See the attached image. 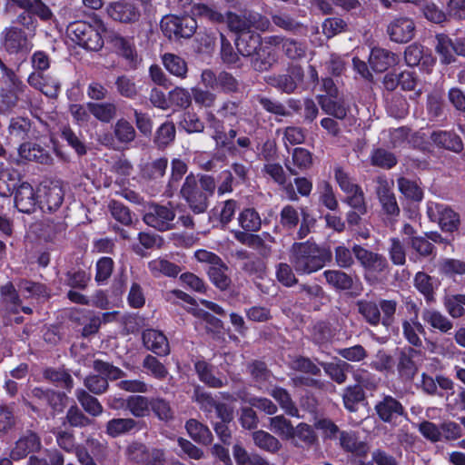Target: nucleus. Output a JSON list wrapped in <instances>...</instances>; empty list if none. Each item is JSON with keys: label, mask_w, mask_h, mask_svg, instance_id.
<instances>
[{"label": "nucleus", "mask_w": 465, "mask_h": 465, "mask_svg": "<svg viewBox=\"0 0 465 465\" xmlns=\"http://www.w3.org/2000/svg\"><path fill=\"white\" fill-rule=\"evenodd\" d=\"M106 30L104 21L95 16L91 23L84 21L72 23L67 28V33L72 41L80 46L90 51H99L104 46Z\"/></svg>", "instance_id": "1"}, {"label": "nucleus", "mask_w": 465, "mask_h": 465, "mask_svg": "<svg viewBox=\"0 0 465 465\" xmlns=\"http://www.w3.org/2000/svg\"><path fill=\"white\" fill-rule=\"evenodd\" d=\"M327 260L325 252L309 242L294 243L290 262L298 273H312L322 269Z\"/></svg>", "instance_id": "2"}, {"label": "nucleus", "mask_w": 465, "mask_h": 465, "mask_svg": "<svg viewBox=\"0 0 465 465\" xmlns=\"http://www.w3.org/2000/svg\"><path fill=\"white\" fill-rule=\"evenodd\" d=\"M194 256L199 262L207 265L208 276L216 287L225 290L230 285L228 267L218 255L206 250H198Z\"/></svg>", "instance_id": "3"}, {"label": "nucleus", "mask_w": 465, "mask_h": 465, "mask_svg": "<svg viewBox=\"0 0 465 465\" xmlns=\"http://www.w3.org/2000/svg\"><path fill=\"white\" fill-rule=\"evenodd\" d=\"M108 16L121 24H134L141 17L139 6L129 0H119L109 3L105 8Z\"/></svg>", "instance_id": "4"}, {"label": "nucleus", "mask_w": 465, "mask_h": 465, "mask_svg": "<svg viewBox=\"0 0 465 465\" xmlns=\"http://www.w3.org/2000/svg\"><path fill=\"white\" fill-rule=\"evenodd\" d=\"M2 43L9 54H27L34 46L32 36L15 26L7 27L2 32Z\"/></svg>", "instance_id": "5"}, {"label": "nucleus", "mask_w": 465, "mask_h": 465, "mask_svg": "<svg viewBox=\"0 0 465 465\" xmlns=\"http://www.w3.org/2000/svg\"><path fill=\"white\" fill-rule=\"evenodd\" d=\"M427 213L430 221L437 223L443 231L453 232L460 224V216L443 203L430 202Z\"/></svg>", "instance_id": "6"}, {"label": "nucleus", "mask_w": 465, "mask_h": 465, "mask_svg": "<svg viewBox=\"0 0 465 465\" xmlns=\"http://www.w3.org/2000/svg\"><path fill=\"white\" fill-rule=\"evenodd\" d=\"M435 38V50L441 64H450L455 62V54L465 56V42L462 39L453 42L444 34H438Z\"/></svg>", "instance_id": "7"}, {"label": "nucleus", "mask_w": 465, "mask_h": 465, "mask_svg": "<svg viewBox=\"0 0 465 465\" xmlns=\"http://www.w3.org/2000/svg\"><path fill=\"white\" fill-rule=\"evenodd\" d=\"M39 207L44 211L57 210L64 201V190L60 182L42 183L38 188Z\"/></svg>", "instance_id": "8"}, {"label": "nucleus", "mask_w": 465, "mask_h": 465, "mask_svg": "<svg viewBox=\"0 0 465 465\" xmlns=\"http://www.w3.org/2000/svg\"><path fill=\"white\" fill-rule=\"evenodd\" d=\"M181 194L195 213H202L207 209V195L199 191L196 178L193 174L186 177Z\"/></svg>", "instance_id": "9"}, {"label": "nucleus", "mask_w": 465, "mask_h": 465, "mask_svg": "<svg viewBox=\"0 0 465 465\" xmlns=\"http://www.w3.org/2000/svg\"><path fill=\"white\" fill-rule=\"evenodd\" d=\"M174 218L175 213L171 208L163 205H152L144 214L143 221L147 225L163 232L172 229Z\"/></svg>", "instance_id": "10"}, {"label": "nucleus", "mask_w": 465, "mask_h": 465, "mask_svg": "<svg viewBox=\"0 0 465 465\" xmlns=\"http://www.w3.org/2000/svg\"><path fill=\"white\" fill-rule=\"evenodd\" d=\"M15 205L21 213H33L39 206L38 192L35 193L29 183H21L15 192Z\"/></svg>", "instance_id": "11"}, {"label": "nucleus", "mask_w": 465, "mask_h": 465, "mask_svg": "<svg viewBox=\"0 0 465 465\" xmlns=\"http://www.w3.org/2000/svg\"><path fill=\"white\" fill-rule=\"evenodd\" d=\"M407 309L410 311L411 317L402 322L403 335L411 344L420 347L422 345V341L420 336L424 333V328L418 321V309L416 304L407 302Z\"/></svg>", "instance_id": "12"}, {"label": "nucleus", "mask_w": 465, "mask_h": 465, "mask_svg": "<svg viewBox=\"0 0 465 465\" xmlns=\"http://www.w3.org/2000/svg\"><path fill=\"white\" fill-rule=\"evenodd\" d=\"M41 446L39 437L32 431H27L15 442L10 452V458L14 460H22L29 453L39 450Z\"/></svg>", "instance_id": "13"}, {"label": "nucleus", "mask_w": 465, "mask_h": 465, "mask_svg": "<svg viewBox=\"0 0 465 465\" xmlns=\"http://www.w3.org/2000/svg\"><path fill=\"white\" fill-rule=\"evenodd\" d=\"M353 253L369 273L381 272L387 268L386 259L378 253L371 252L359 245L353 247Z\"/></svg>", "instance_id": "14"}, {"label": "nucleus", "mask_w": 465, "mask_h": 465, "mask_svg": "<svg viewBox=\"0 0 465 465\" xmlns=\"http://www.w3.org/2000/svg\"><path fill=\"white\" fill-rule=\"evenodd\" d=\"M414 22L407 17L396 18L388 26L391 39L397 43L409 42L414 36Z\"/></svg>", "instance_id": "15"}, {"label": "nucleus", "mask_w": 465, "mask_h": 465, "mask_svg": "<svg viewBox=\"0 0 465 465\" xmlns=\"http://www.w3.org/2000/svg\"><path fill=\"white\" fill-rule=\"evenodd\" d=\"M142 338L145 348L156 355L166 356L170 353L169 341L163 332L147 329L143 331Z\"/></svg>", "instance_id": "16"}, {"label": "nucleus", "mask_w": 465, "mask_h": 465, "mask_svg": "<svg viewBox=\"0 0 465 465\" xmlns=\"http://www.w3.org/2000/svg\"><path fill=\"white\" fill-rule=\"evenodd\" d=\"M375 411L381 420L395 423L404 414V408L400 401L391 396H385L375 405Z\"/></svg>", "instance_id": "17"}, {"label": "nucleus", "mask_w": 465, "mask_h": 465, "mask_svg": "<svg viewBox=\"0 0 465 465\" xmlns=\"http://www.w3.org/2000/svg\"><path fill=\"white\" fill-rule=\"evenodd\" d=\"M369 63L375 72H384L398 63L395 54L380 47L372 48L369 57Z\"/></svg>", "instance_id": "18"}, {"label": "nucleus", "mask_w": 465, "mask_h": 465, "mask_svg": "<svg viewBox=\"0 0 465 465\" xmlns=\"http://www.w3.org/2000/svg\"><path fill=\"white\" fill-rule=\"evenodd\" d=\"M312 165V154L310 151L302 147L293 149L292 159L285 163L286 168L293 175L310 169Z\"/></svg>", "instance_id": "19"}, {"label": "nucleus", "mask_w": 465, "mask_h": 465, "mask_svg": "<svg viewBox=\"0 0 465 465\" xmlns=\"http://www.w3.org/2000/svg\"><path fill=\"white\" fill-rule=\"evenodd\" d=\"M27 81L31 86L40 90L49 97L56 96L60 90V83L57 79L51 76H44L40 73L32 72Z\"/></svg>", "instance_id": "20"}, {"label": "nucleus", "mask_w": 465, "mask_h": 465, "mask_svg": "<svg viewBox=\"0 0 465 465\" xmlns=\"http://www.w3.org/2000/svg\"><path fill=\"white\" fill-rule=\"evenodd\" d=\"M303 79V71L299 66H293L289 70L288 74L280 75L274 78L272 84L287 94L292 93Z\"/></svg>", "instance_id": "21"}, {"label": "nucleus", "mask_w": 465, "mask_h": 465, "mask_svg": "<svg viewBox=\"0 0 465 465\" xmlns=\"http://www.w3.org/2000/svg\"><path fill=\"white\" fill-rule=\"evenodd\" d=\"M195 370L201 381L213 388H221L227 383V379L220 375L214 367L205 361L195 363Z\"/></svg>", "instance_id": "22"}, {"label": "nucleus", "mask_w": 465, "mask_h": 465, "mask_svg": "<svg viewBox=\"0 0 465 465\" xmlns=\"http://www.w3.org/2000/svg\"><path fill=\"white\" fill-rule=\"evenodd\" d=\"M266 43L277 48H282L286 55L292 59L301 58L305 54L303 45L292 39H284L278 35L270 36Z\"/></svg>", "instance_id": "23"}, {"label": "nucleus", "mask_w": 465, "mask_h": 465, "mask_svg": "<svg viewBox=\"0 0 465 465\" xmlns=\"http://www.w3.org/2000/svg\"><path fill=\"white\" fill-rule=\"evenodd\" d=\"M18 152L21 158L27 161H35L42 164H50L53 161L46 150L33 143L21 144Z\"/></svg>", "instance_id": "24"}, {"label": "nucleus", "mask_w": 465, "mask_h": 465, "mask_svg": "<svg viewBox=\"0 0 465 465\" xmlns=\"http://www.w3.org/2000/svg\"><path fill=\"white\" fill-rule=\"evenodd\" d=\"M235 45L238 53L242 56H252L258 51L261 45L260 35L253 32H247L242 35H238L235 39Z\"/></svg>", "instance_id": "25"}, {"label": "nucleus", "mask_w": 465, "mask_h": 465, "mask_svg": "<svg viewBox=\"0 0 465 465\" xmlns=\"http://www.w3.org/2000/svg\"><path fill=\"white\" fill-rule=\"evenodd\" d=\"M317 98L325 114L332 115L339 120H342L346 117L348 108L341 99L337 96L328 97L323 95H319Z\"/></svg>", "instance_id": "26"}, {"label": "nucleus", "mask_w": 465, "mask_h": 465, "mask_svg": "<svg viewBox=\"0 0 465 465\" xmlns=\"http://www.w3.org/2000/svg\"><path fill=\"white\" fill-rule=\"evenodd\" d=\"M20 179V173L17 170L0 165V196L8 197L11 195L17 182Z\"/></svg>", "instance_id": "27"}, {"label": "nucleus", "mask_w": 465, "mask_h": 465, "mask_svg": "<svg viewBox=\"0 0 465 465\" xmlns=\"http://www.w3.org/2000/svg\"><path fill=\"white\" fill-rule=\"evenodd\" d=\"M434 143L453 152H460L463 148L460 138L455 134L446 131H435L431 134Z\"/></svg>", "instance_id": "28"}, {"label": "nucleus", "mask_w": 465, "mask_h": 465, "mask_svg": "<svg viewBox=\"0 0 465 465\" xmlns=\"http://www.w3.org/2000/svg\"><path fill=\"white\" fill-rule=\"evenodd\" d=\"M165 69L173 75L184 79L187 76L188 66L185 60L173 54H164L162 57Z\"/></svg>", "instance_id": "29"}, {"label": "nucleus", "mask_w": 465, "mask_h": 465, "mask_svg": "<svg viewBox=\"0 0 465 465\" xmlns=\"http://www.w3.org/2000/svg\"><path fill=\"white\" fill-rule=\"evenodd\" d=\"M189 436L196 442L203 445L210 444L212 441V433L210 430L194 419L189 420L185 424Z\"/></svg>", "instance_id": "30"}, {"label": "nucleus", "mask_w": 465, "mask_h": 465, "mask_svg": "<svg viewBox=\"0 0 465 465\" xmlns=\"http://www.w3.org/2000/svg\"><path fill=\"white\" fill-rule=\"evenodd\" d=\"M270 395L279 403L286 414L292 417H300L299 411L292 401L289 392L281 387H275L270 391Z\"/></svg>", "instance_id": "31"}, {"label": "nucleus", "mask_w": 465, "mask_h": 465, "mask_svg": "<svg viewBox=\"0 0 465 465\" xmlns=\"http://www.w3.org/2000/svg\"><path fill=\"white\" fill-rule=\"evenodd\" d=\"M148 268L155 277L161 275L174 277L180 272V269L176 264L163 258H157L149 262Z\"/></svg>", "instance_id": "32"}, {"label": "nucleus", "mask_w": 465, "mask_h": 465, "mask_svg": "<svg viewBox=\"0 0 465 465\" xmlns=\"http://www.w3.org/2000/svg\"><path fill=\"white\" fill-rule=\"evenodd\" d=\"M270 430L283 440H293L294 427L283 415L270 419Z\"/></svg>", "instance_id": "33"}, {"label": "nucleus", "mask_w": 465, "mask_h": 465, "mask_svg": "<svg viewBox=\"0 0 465 465\" xmlns=\"http://www.w3.org/2000/svg\"><path fill=\"white\" fill-rule=\"evenodd\" d=\"M92 115L102 123H109L116 114V106L113 103H88Z\"/></svg>", "instance_id": "34"}, {"label": "nucleus", "mask_w": 465, "mask_h": 465, "mask_svg": "<svg viewBox=\"0 0 465 465\" xmlns=\"http://www.w3.org/2000/svg\"><path fill=\"white\" fill-rule=\"evenodd\" d=\"M422 318L432 328L438 329L442 332H447L452 328V322L438 311L425 310L422 313Z\"/></svg>", "instance_id": "35"}, {"label": "nucleus", "mask_w": 465, "mask_h": 465, "mask_svg": "<svg viewBox=\"0 0 465 465\" xmlns=\"http://www.w3.org/2000/svg\"><path fill=\"white\" fill-rule=\"evenodd\" d=\"M327 282L337 290H349L352 286V279L345 272L338 270H328L323 272Z\"/></svg>", "instance_id": "36"}, {"label": "nucleus", "mask_w": 465, "mask_h": 465, "mask_svg": "<svg viewBox=\"0 0 465 465\" xmlns=\"http://www.w3.org/2000/svg\"><path fill=\"white\" fill-rule=\"evenodd\" d=\"M136 425L133 419H113L106 424V433L113 437H118L132 430Z\"/></svg>", "instance_id": "37"}, {"label": "nucleus", "mask_w": 465, "mask_h": 465, "mask_svg": "<svg viewBox=\"0 0 465 465\" xmlns=\"http://www.w3.org/2000/svg\"><path fill=\"white\" fill-rule=\"evenodd\" d=\"M75 395L84 411L92 416H98L103 412V406L98 400L88 394L84 390H77Z\"/></svg>", "instance_id": "38"}, {"label": "nucleus", "mask_w": 465, "mask_h": 465, "mask_svg": "<svg viewBox=\"0 0 465 465\" xmlns=\"http://www.w3.org/2000/svg\"><path fill=\"white\" fill-rule=\"evenodd\" d=\"M126 406L134 416L141 418L148 415L151 401L143 396H131L126 401Z\"/></svg>", "instance_id": "39"}, {"label": "nucleus", "mask_w": 465, "mask_h": 465, "mask_svg": "<svg viewBox=\"0 0 465 465\" xmlns=\"http://www.w3.org/2000/svg\"><path fill=\"white\" fill-rule=\"evenodd\" d=\"M241 227L248 232H256L261 228V218L258 213L252 208L243 210L238 217Z\"/></svg>", "instance_id": "40"}, {"label": "nucleus", "mask_w": 465, "mask_h": 465, "mask_svg": "<svg viewBox=\"0 0 465 465\" xmlns=\"http://www.w3.org/2000/svg\"><path fill=\"white\" fill-rule=\"evenodd\" d=\"M344 407L350 411H357V404L363 401L364 392L361 386H349L342 394Z\"/></svg>", "instance_id": "41"}, {"label": "nucleus", "mask_w": 465, "mask_h": 465, "mask_svg": "<svg viewBox=\"0 0 465 465\" xmlns=\"http://www.w3.org/2000/svg\"><path fill=\"white\" fill-rule=\"evenodd\" d=\"M254 443L261 449L270 452H275L281 448L280 441L272 434L258 430L252 434Z\"/></svg>", "instance_id": "42"}, {"label": "nucleus", "mask_w": 465, "mask_h": 465, "mask_svg": "<svg viewBox=\"0 0 465 465\" xmlns=\"http://www.w3.org/2000/svg\"><path fill=\"white\" fill-rule=\"evenodd\" d=\"M415 351L411 350L409 353L402 352L399 359L398 371L401 378L411 380L417 372V366L412 361V353Z\"/></svg>", "instance_id": "43"}, {"label": "nucleus", "mask_w": 465, "mask_h": 465, "mask_svg": "<svg viewBox=\"0 0 465 465\" xmlns=\"http://www.w3.org/2000/svg\"><path fill=\"white\" fill-rule=\"evenodd\" d=\"M274 61V54L265 47H260L259 51L251 57L253 69L261 72L269 69Z\"/></svg>", "instance_id": "44"}, {"label": "nucleus", "mask_w": 465, "mask_h": 465, "mask_svg": "<svg viewBox=\"0 0 465 465\" xmlns=\"http://www.w3.org/2000/svg\"><path fill=\"white\" fill-rule=\"evenodd\" d=\"M360 313L371 325H378L381 322V312L379 305L372 302L360 301L358 302Z\"/></svg>", "instance_id": "45"}, {"label": "nucleus", "mask_w": 465, "mask_h": 465, "mask_svg": "<svg viewBox=\"0 0 465 465\" xmlns=\"http://www.w3.org/2000/svg\"><path fill=\"white\" fill-rule=\"evenodd\" d=\"M322 367L325 372L337 383L341 384L345 382V371L350 367L347 362L343 361H338L336 362L323 363Z\"/></svg>", "instance_id": "46"}, {"label": "nucleus", "mask_w": 465, "mask_h": 465, "mask_svg": "<svg viewBox=\"0 0 465 465\" xmlns=\"http://www.w3.org/2000/svg\"><path fill=\"white\" fill-rule=\"evenodd\" d=\"M114 133L116 139L123 143H130L135 137L134 126L124 119H120L115 123Z\"/></svg>", "instance_id": "47"}, {"label": "nucleus", "mask_w": 465, "mask_h": 465, "mask_svg": "<svg viewBox=\"0 0 465 465\" xmlns=\"http://www.w3.org/2000/svg\"><path fill=\"white\" fill-rule=\"evenodd\" d=\"M192 103V91L183 87H175L169 92V105L187 108Z\"/></svg>", "instance_id": "48"}, {"label": "nucleus", "mask_w": 465, "mask_h": 465, "mask_svg": "<svg viewBox=\"0 0 465 465\" xmlns=\"http://www.w3.org/2000/svg\"><path fill=\"white\" fill-rule=\"evenodd\" d=\"M439 271L450 277L465 274V262L457 259H443L439 262Z\"/></svg>", "instance_id": "49"}, {"label": "nucleus", "mask_w": 465, "mask_h": 465, "mask_svg": "<svg viewBox=\"0 0 465 465\" xmlns=\"http://www.w3.org/2000/svg\"><path fill=\"white\" fill-rule=\"evenodd\" d=\"M168 165L167 159L159 158L151 163H147L143 167L142 173L144 177L157 179L163 177Z\"/></svg>", "instance_id": "50"}, {"label": "nucleus", "mask_w": 465, "mask_h": 465, "mask_svg": "<svg viewBox=\"0 0 465 465\" xmlns=\"http://www.w3.org/2000/svg\"><path fill=\"white\" fill-rule=\"evenodd\" d=\"M371 164L391 169L397 163L395 155L384 149L374 150L371 156Z\"/></svg>", "instance_id": "51"}, {"label": "nucleus", "mask_w": 465, "mask_h": 465, "mask_svg": "<svg viewBox=\"0 0 465 465\" xmlns=\"http://www.w3.org/2000/svg\"><path fill=\"white\" fill-rule=\"evenodd\" d=\"M317 189L319 191L320 200L322 204L332 211L337 209L338 202L331 184L326 181H322L318 183Z\"/></svg>", "instance_id": "52"}, {"label": "nucleus", "mask_w": 465, "mask_h": 465, "mask_svg": "<svg viewBox=\"0 0 465 465\" xmlns=\"http://www.w3.org/2000/svg\"><path fill=\"white\" fill-rule=\"evenodd\" d=\"M398 186L405 197L414 201H420L422 199V191L415 182L401 177L398 179Z\"/></svg>", "instance_id": "53"}, {"label": "nucleus", "mask_w": 465, "mask_h": 465, "mask_svg": "<svg viewBox=\"0 0 465 465\" xmlns=\"http://www.w3.org/2000/svg\"><path fill=\"white\" fill-rule=\"evenodd\" d=\"M143 366L146 369L147 373L159 380L164 379L168 374V371L164 365L152 355H147L144 358Z\"/></svg>", "instance_id": "54"}, {"label": "nucleus", "mask_w": 465, "mask_h": 465, "mask_svg": "<svg viewBox=\"0 0 465 465\" xmlns=\"http://www.w3.org/2000/svg\"><path fill=\"white\" fill-rule=\"evenodd\" d=\"M30 128L31 124L28 119L23 117L13 118L9 124V133L17 140H24L27 137Z\"/></svg>", "instance_id": "55"}, {"label": "nucleus", "mask_w": 465, "mask_h": 465, "mask_svg": "<svg viewBox=\"0 0 465 465\" xmlns=\"http://www.w3.org/2000/svg\"><path fill=\"white\" fill-rule=\"evenodd\" d=\"M463 295H447L444 298V306L449 314L453 318L461 317L464 312Z\"/></svg>", "instance_id": "56"}, {"label": "nucleus", "mask_w": 465, "mask_h": 465, "mask_svg": "<svg viewBox=\"0 0 465 465\" xmlns=\"http://www.w3.org/2000/svg\"><path fill=\"white\" fill-rule=\"evenodd\" d=\"M390 259L395 265H403L406 262V252L403 243L398 238L390 239L388 247Z\"/></svg>", "instance_id": "57"}, {"label": "nucleus", "mask_w": 465, "mask_h": 465, "mask_svg": "<svg viewBox=\"0 0 465 465\" xmlns=\"http://www.w3.org/2000/svg\"><path fill=\"white\" fill-rule=\"evenodd\" d=\"M69 112L74 122L80 126L87 125L92 115L88 103L84 104H71L69 107Z\"/></svg>", "instance_id": "58"}, {"label": "nucleus", "mask_w": 465, "mask_h": 465, "mask_svg": "<svg viewBox=\"0 0 465 465\" xmlns=\"http://www.w3.org/2000/svg\"><path fill=\"white\" fill-rule=\"evenodd\" d=\"M1 296L6 309L14 312H18L19 299L12 284L8 283L1 288Z\"/></svg>", "instance_id": "59"}, {"label": "nucleus", "mask_w": 465, "mask_h": 465, "mask_svg": "<svg viewBox=\"0 0 465 465\" xmlns=\"http://www.w3.org/2000/svg\"><path fill=\"white\" fill-rule=\"evenodd\" d=\"M94 369L100 374L104 375L106 380L114 381L124 376L122 370L102 361H95L94 362Z\"/></svg>", "instance_id": "60"}, {"label": "nucleus", "mask_w": 465, "mask_h": 465, "mask_svg": "<svg viewBox=\"0 0 465 465\" xmlns=\"http://www.w3.org/2000/svg\"><path fill=\"white\" fill-rule=\"evenodd\" d=\"M227 23L231 30L242 35L250 31V24L247 21V13L243 15H238L229 13L227 15Z\"/></svg>", "instance_id": "61"}, {"label": "nucleus", "mask_w": 465, "mask_h": 465, "mask_svg": "<svg viewBox=\"0 0 465 465\" xmlns=\"http://www.w3.org/2000/svg\"><path fill=\"white\" fill-rule=\"evenodd\" d=\"M193 400L200 405L201 409L205 412H211L216 406V401L210 393L200 387L194 390Z\"/></svg>", "instance_id": "62"}, {"label": "nucleus", "mask_w": 465, "mask_h": 465, "mask_svg": "<svg viewBox=\"0 0 465 465\" xmlns=\"http://www.w3.org/2000/svg\"><path fill=\"white\" fill-rule=\"evenodd\" d=\"M112 216L124 225H128L132 223V215L127 207L123 203L112 201L109 204Z\"/></svg>", "instance_id": "63"}, {"label": "nucleus", "mask_w": 465, "mask_h": 465, "mask_svg": "<svg viewBox=\"0 0 465 465\" xmlns=\"http://www.w3.org/2000/svg\"><path fill=\"white\" fill-rule=\"evenodd\" d=\"M175 136V128L173 124H163L157 130L155 136V143L160 147H164L169 144Z\"/></svg>", "instance_id": "64"}]
</instances>
